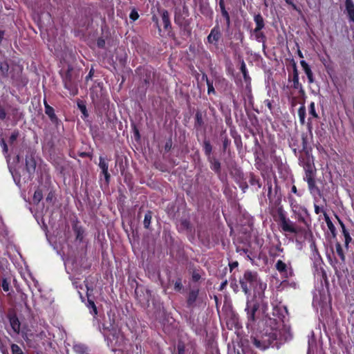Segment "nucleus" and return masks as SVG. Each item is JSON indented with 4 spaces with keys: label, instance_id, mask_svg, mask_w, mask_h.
I'll list each match as a JSON object with an SVG mask.
<instances>
[{
    "label": "nucleus",
    "instance_id": "e2e57ef3",
    "mask_svg": "<svg viewBox=\"0 0 354 354\" xmlns=\"http://www.w3.org/2000/svg\"><path fill=\"white\" fill-rule=\"evenodd\" d=\"M1 145L3 146V151L7 152L8 151V146L3 139L1 140Z\"/></svg>",
    "mask_w": 354,
    "mask_h": 354
},
{
    "label": "nucleus",
    "instance_id": "3c124183",
    "mask_svg": "<svg viewBox=\"0 0 354 354\" xmlns=\"http://www.w3.org/2000/svg\"><path fill=\"white\" fill-rule=\"evenodd\" d=\"M264 104L268 108V109L272 111V109H273V106H272V102L270 100H264Z\"/></svg>",
    "mask_w": 354,
    "mask_h": 354
},
{
    "label": "nucleus",
    "instance_id": "4c0bfd02",
    "mask_svg": "<svg viewBox=\"0 0 354 354\" xmlns=\"http://www.w3.org/2000/svg\"><path fill=\"white\" fill-rule=\"evenodd\" d=\"M266 185L268 187V198L271 201L272 200V180L270 178H268L266 180Z\"/></svg>",
    "mask_w": 354,
    "mask_h": 354
},
{
    "label": "nucleus",
    "instance_id": "e433bc0d",
    "mask_svg": "<svg viewBox=\"0 0 354 354\" xmlns=\"http://www.w3.org/2000/svg\"><path fill=\"white\" fill-rule=\"evenodd\" d=\"M43 194L41 190L37 189L35 192L34 196H33V203L35 204H38L42 199Z\"/></svg>",
    "mask_w": 354,
    "mask_h": 354
},
{
    "label": "nucleus",
    "instance_id": "5fc2aeb1",
    "mask_svg": "<svg viewBox=\"0 0 354 354\" xmlns=\"http://www.w3.org/2000/svg\"><path fill=\"white\" fill-rule=\"evenodd\" d=\"M314 208H315V212L316 214H319L321 212L324 213V212H325V210L323 208H321L317 204H314Z\"/></svg>",
    "mask_w": 354,
    "mask_h": 354
},
{
    "label": "nucleus",
    "instance_id": "69168bd1",
    "mask_svg": "<svg viewBox=\"0 0 354 354\" xmlns=\"http://www.w3.org/2000/svg\"><path fill=\"white\" fill-rule=\"evenodd\" d=\"M302 143H303V149H306V138H302Z\"/></svg>",
    "mask_w": 354,
    "mask_h": 354
},
{
    "label": "nucleus",
    "instance_id": "8fccbe9b",
    "mask_svg": "<svg viewBox=\"0 0 354 354\" xmlns=\"http://www.w3.org/2000/svg\"><path fill=\"white\" fill-rule=\"evenodd\" d=\"M171 147H172V142H171V140H169L166 142L165 145V151L166 152H168L171 150Z\"/></svg>",
    "mask_w": 354,
    "mask_h": 354
},
{
    "label": "nucleus",
    "instance_id": "79ce46f5",
    "mask_svg": "<svg viewBox=\"0 0 354 354\" xmlns=\"http://www.w3.org/2000/svg\"><path fill=\"white\" fill-rule=\"evenodd\" d=\"M77 106H78L79 109H80L81 112L82 113V114L85 117H87L88 115V114L86 106L82 102H78Z\"/></svg>",
    "mask_w": 354,
    "mask_h": 354
},
{
    "label": "nucleus",
    "instance_id": "cd10ccee",
    "mask_svg": "<svg viewBox=\"0 0 354 354\" xmlns=\"http://www.w3.org/2000/svg\"><path fill=\"white\" fill-rule=\"evenodd\" d=\"M324 216L328 230H330L333 236H335L336 235V228L334 224L333 223L329 216L327 214L326 212H324Z\"/></svg>",
    "mask_w": 354,
    "mask_h": 354
},
{
    "label": "nucleus",
    "instance_id": "9d476101",
    "mask_svg": "<svg viewBox=\"0 0 354 354\" xmlns=\"http://www.w3.org/2000/svg\"><path fill=\"white\" fill-rule=\"evenodd\" d=\"M288 81L292 82V84L290 86V88L298 90L299 93L301 95H305L304 87L301 83L299 82V72L297 70V64L294 61H292V79H290L289 77Z\"/></svg>",
    "mask_w": 354,
    "mask_h": 354
},
{
    "label": "nucleus",
    "instance_id": "ea45409f",
    "mask_svg": "<svg viewBox=\"0 0 354 354\" xmlns=\"http://www.w3.org/2000/svg\"><path fill=\"white\" fill-rule=\"evenodd\" d=\"M74 231L76 234V239L79 240L80 241H82L83 239V231L82 229L77 225L74 226Z\"/></svg>",
    "mask_w": 354,
    "mask_h": 354
},
{
    "label": "nucleus",
    "instance_id": "a211bd4d",
    "mask_svg": "<svg viewBox=\"0 0 354 354\" xmlns=\"http://www.w3.org/2000/svg\"><path fill=\"white\" fill-rule=\"evenodd\" d=\"M300 64H301L304 73H306V75L307 76L308 83L309 84L313 83L315 82V79H314L313 73L311 70L310 66L308 65V64L305 60H301Z\"/></svg>",
    "mask_w": 354,
    "mask_h": 354
},
{
    "label": "nucleus",
    "instance_id": "dca6fc26",
    "mask_svg": "<svg viewBox=\"0 0 354 354\" xmlns=\"http://www.w3.org/2000/svg\"><path fill=\"white\" fill-rule=\"evenodd\" d=\"M207 161L209 163L210 169L217 175H220L221 173V164L218 159L212 156L207 158Z\"/></svg>",
    "mask_w": 354,
    "mask_h": 354
},
{
    "label": "nucleus",
    "instance_id": "a18cd8bd",
    "mask_svg": "<svg viewBox=\"0 0 354 354\" xmlns=\"http://www.w3.org/2000/svg\"><path fill=\"white\" fill-rule=\"evenodd\" d=\"M18 136H19V131H13L12 135L10 136V137L9 138V142L10 144L13 143L17 140Z\"/></svg>",
    "mask_w": 354,
    "mask_h": 354
},
{
    "label": "nucleus",
    "instance_id": "f704fd0d",
    "mask_svg": "<svg viewBox=\"0 0 354 354\" xmlns=\"http://www.w3.org/2000/svg\"><path fill=\"white\" fill-rule=\"evenodd\" d=\"M74 351L78 354H87V348L81 344H75L73 346Z\"/></svg>",
    "mask_w": 354,
    "mask_h": 354
},
{
    "label": "nucleus",
    "instance_id": "864d4df0",
    "mask_svg": "<svg viewBox=\"0 0 354 354\" xmlns=\"http://www.w3.org/2000/svg\"><path fill=\"white\" fill-rule=\"evenodd\" d=\"M238 266H239V262L236 261L230 263L229 268H230V272H232L234 268H237Z\"/></svg>",
    "mask_w": 354,
    "mask_h": 354
},
{
    "label": "nucleus",
    "instance_id": "bf43d9fd",
    "mask_svg": "<svg viewBox=\"0 0 354 354\" xmlns=\"http://www.w3.org/2000/svg\"><path fill=\"white\" fill-rule=\"evenodd\" d=\"M240 187L243 191V192H245L246 189L248 188V185L246 182H245L240 185Z\"/></svg>",
    "mask_w": 354,
    "mask_h": 354
},
{
    "label": "nucleus",
    "instance_id": "a878e982",
    "mask_svg": "<svg viewBox=\"0 0 354 354\" xmlns=\"http://www.w3.org/2000/svg\"><path fill=\"white\" fill-rule=\"evenodd\" d=\"M99 166L102 171L103 174L104 175L105 179L106 182H109L110 178V175L108 173V165L105 162L104 159L102 157L100 158V163Z\"/></svg>",
    "mask_w": 354,
    "mask_h": 354
},
{
    "label": "nucleus",
    "instance_id": "58836bf2",
    "mask_svg": "<svg viewBox=\"0 0 354 354\" xmlns=\"http://www.w3.org/2000/svg\"><path fill=\"white\" fill-rule=\"evenodd\" d=\"M152 218V212L151 211H149L145 216V219H144V225L146 228H148L149 225H150V223H151V220Z\"/></svg>",
    "mask_w": 354,
    "mask_h": 354
},
{
    "label": "nucleus",
    "instance_id": "2eb2a0df",
    "mask_svg": "<svg viewBox=\"0 0 354 354\" xmlns=\"http://www.w3.org/2000/svg\"><path fill=\"white\" fill-rule=\"evenodd\" d=\"M198 288L192 289L189 291L186 300L187 308L192 309L196 306V301L198 297Z\"/></svg>",
    "mask_w": 354,
    "mask_h": 354
},
{
    "label": "nucleus",
    "instance_id": "c9c22d12",
    "mask_svg": "<svg viewBox=\"0 0 354 354\" xmlns=\"http://www.w3.org/2000/svg\"><path fill=\"white\" fill-rule=\"evenodd\" d=\"M185 344L183 341H178L176 345V353L175 354H185Z\"/></svg>",
    "mask_w": 354,
    "mask_h": 354
},
{
    "label": "nucleus",
    "instance_id": "338daca9",
    "mask_svg": "<svg viewBox=\"0 0 354 354\" xmlns=\"http://www.w3.org/2000/svg\"><path fill=\"white\" fill-rule=\"evenodd\" d=\"M297 54H298V56H299L300 58H304V55H303L302 52H301L300 50H298V51H297Z\"/></svg>",
    "mask_w": 354,
    "mask_h": 354
},
{
    "label": "nucleus",
    "instance_id": "680f3d73",
    "mask_svg": "<svg viewBox=\"0 0 354 354\" xmlns=\"http://www.w3.org/2000/svg\"><path fill=\"white\" fill-rule=\"evenodd\" d=\"M291 192H292V193H294V194H297V196H300L301 195V194L298 193V192H297V187H296V186H295V185H293V186L292 187V188H291Z\"/></svg>",
    "mask_w": 354,
    "mask_h": 354
},
{
    "label": "nucleus",
    "instance_id": "1a4fd4ad",
    "mask_svg": "<svg viewBox=\"0 0 354 354\" xmlns=\"http://www.w3.org/2000/svg\"><path fill=\"white\" fill-rule=\"evenodd\" d=\"M305 176L304 180L307 183L309 191L313 192H319V189L316 185L315 174L316 169L315 167L304 169Z\"/></svg>",
    "mask_w": 354,
    "mask_h": 354
},
{
    "label": "nucleus",
    "instance_id": "f257e3e1",
    "mask_svg": "<svg viewBox=\"0 0 354 354\" xmlns=\"http://www.w3.org/2000/svg\"><path fill=\"white\" fill-rule=\"evenodd\" d=\"M25 160L26 165L24 168L15 169L14 171L10 169L14 180L19 186L30 181L36 170L37 161L33 151H28Z\"/></svg>",
    "mask_w": 354,
    "mask_h": 354
},
{
    "label": "nucleus",
    "instance_id": "f8f14e48",
    "mask_svg": "<svg viewBox=\"0 0 354 354\" xmlns=\"http://www.w3.org/2000/svg\"><path fill=\"white\" fill-rule=\"evenodd\" d=\"M158 12L161 14V22L163 26V31L167 35H170L171 32V24L169 18V12L167 10H159ZM159 32H161L162 29L158 28Z\"/></svg>",
    "mask_w": 354,
    "mask_h": 354
},
{
    "label": "nucleus",
    "instance_id": "f03ea898",
    "mask_svg": "<svg viewBox=\"0 0 354 354\" xmlns=\"http://www.w3.org/2000/svg\"><path fill=\"white\" fill-rule=\"evenodd\" d=\"M239 283L242 291L246 295L251 294L252 290H255L258 286L261 288V281L257 272L247 270L242 277L239 278Z\"/></svg>",
    "mask_w": 354,
    "mask_h": 354
},
{
    "label": "nucleus",
    "instance_id": "9b49d317",
    "mask_svg": "<svg viewBox=\"0 0 354 354\" xmlns=\"http://www.w3.org/2000/svg\"><path fill=\"white\" fill-rule=\"evenodd\" d=\"M222 38V32L219 24L217 23L210 30L209 34L207 37V43L212 44L214 47L218 48V42Z\"/></svg>",
    "mask_w": 354,
    "mask_h": 354
},
{
    "label": "nucleus",
    "instance_id": "7ed1b4c3",
    "mask_svg": "<svg viewBox=\"0 0 354 354\" xmlns=\"http://www.w3.org/2000/svg\"><path fill=\"white\" fill-rule=\"evenodd\" d=\"M274 220L278 223L281 231L297 234L302 232V228L297 227L293 221L287 217L286 212L282 206L277 209V216H274Z\"/></svg>",
    "mask_w": 354,
    "mask_h": 354
},
{
    "label": "nucleus",
    "instance_id": "423d86ee",
    "mask_svg": "<svg viewBox=\"0 0 354 354\" xmlns=\"http://www.w3.org/2000/svg\"><path fill=\"white\" fill-rule=\"evenodd\" d=\"M259 308V304L256 299H252L251 300H248L245 309L248 319L246 323L247 328H249L250 326L252 327L254 325L257 321L256 313Z\"/></svg>",
    "mask_w": 354,
    "mask_h": 354
},
{
    "label": "nucleus",
    "instance_id": "412c9836",
    "mask_svg": "<svg viewBox=\"0 0 354 354\" xmlns=\"http://www.w3.org/2000/svg\"><path fill=\"white\" fill-rule=\"evenodd\" d=\"M221 138L223 143V151L226 152L227 151L230 153V146L231 145V140L228 138L227 135L226 134V131L224 130L221 133Z\"/></svg>",
    "mask_w": 354,
    "mask_h": 354
},
{
    "label": "nucleus",
    "instance_id": "4be33fe9",
    "mask_svg": "<svg viewBox=\"0 0 354 354\" xmlns=\"http://www.w3.org/2000/svg\"><path fill=\"white\" fill-rule=\"evenodd\" d=\"M219 7L221 9V15L225 20L227 27L230 26V16L227 10L225 9L224 0H219Z\"/></svg>",
    "mask_w": 354,
    "mask_h": 354
},
{
    "label": "nucleus",
    "instance_id": "aec40b11",
    "mask_svg": "<svg viewBox=\"0 0 354 354\" xmlns=\"http://www.w3.org/2000/svg\"><path fill=\"white\" fill-rule=\"evenodd\" d=\"M283 248L281 247V242H279L277 245H271L268 249V254L271 258H276L279 254V252H283Z\"/></svg>",
    "mask_w": 354,
    "mask_h": 354
},
{
    "label": "nucleus",
    "instance_id": "4468645a",
    "mask_svg": "<svg viewBox=\"0 0 354 354\" xmlns=\"http://www.w3.org/2000/svg\"><path fill=\"white\" fill-rule=\"evenodd\" d=\"M308 113H309L310 116L308 118V121L306 122V126H307V129H308V131H309V133H312V131H313L312 119L313 118H316V119L319 118V117L316 111L315 104L314 102H311L310 103L309 106H308Z\"/></svg>",
    "mask_w": 354,
    "mask_h": 354
},
{
    "label": "nucleus",
    "instance_id": "20e7f679",
    "mask_svg": "<svg viewBox=\"0 0 354 354\" xmlns=\"http://www.w3.org/2000/svg\"><path fill=\"white\" fill-rule=\"evenodd\" d=\"M253 19L255 23V28L250 30V38L257 42L262 43L263 47L264 48L267 40L266 35L263 31V29L266 27L265 19L259 12L254 14Z\"/></svg>",
    "mask_w": 354,
    "mask_h": 354
},
{
    "label": "nucleus",
    "instance_id": "c85d7f7f",
    "mask_svg": "<svg viewBox=\"0 0 354 354\" xmlns=\"http://www.w3.org/2000/svg\"><path fill=\"white\" fill-rule=\"evenodd\" d=\"M180 230L191 232L192 230V225L189 221L187 218H183L180 221Z\"/></svg>",
    "mask_w": 354,
    "mask_h": 354
},
{
    "label": "nucleus",
    "instance_id": "09e8293b",
    "mask_svg": "<svg viewBox=\"0 0 354 354\" xmlns=\"http://www.w3.org/2000/svg\"><path fill=\"white\" fill-rule=\"evenodd\" d=\"M97 46L99 48H104L105 47V40L103 38H98L97 41Z\"/></svg>",
    "mask_w": 354,
    "mask_h": 354
},
{
    "label": "nucleus",
    "instance_id": "b1692460",
    "mask_svg": "<svg viewBox=\"0 0 354 354\" xmlns=\"http://www.w3.org/2000/svg\"><path fill=\"white\" fill-rule=\"evenodd\" d=\"M212 145H211L210 141L207 139H205L203 142V150L207 157V159L212 157Z\"/></svg>",
    "mask_w": 354,
    "mask_h": 354
},
{
    "label": "nucleus",
    "instance_id": "393cba45",
    "mask_svg": "<svg viewBox=\"0 0 354 354\" xmlns=\"http://www.w3.org/2000/svg\"><path fill=\"white\" fill-rule=\"evenodd\" d=\"M249 183L251 186H256L257 190L260 189L262 186L259 177L252 172H250L249 174Z\"/></svg>",
    "mask_w": 354,
    "mask_h": 354
},
{
    "label": "nucleus",
    "instance_id": "0e129e2a",
    "mask_svg": "<svg viewBox=\"0 0 354 354\" xmlns=\"http://www.w3.org/2000/svg\"><path fill=\"white\" fill-rule=\"evenodd\" d=\"M202 80H205L206 83L207 82V81H210V80H209L207 75L205 73H203L202 74Z\"/></svg>",
    "mask_w": 354,
    "mask_h": 354
},
{
    "label": "nucleus",
    "instance_id": "6e6d98bb",
    "mask_svg": "<svg viewBox=\"0 0 354 354\" xmlns=\"http://www.w3.org/2000/svg\"><path fill=\"white\" fill-rule=\"evenodd\" d=\"M6 111L4 110V109H3L2 107L0 106V119L4 120L6 118Z\"/></svg>",
    "mask_w": 354,
    "mask_h": 354
},
{
    "label": "nucleus",
    "instance_id": "0eeeda50",
    "mask_svg": "<svg viewBox=\"0 0 354 354\" xmlns=\"http://www.w3.org/2000/svg\"><path fill=\"white\" fill-rule=\"evenodd\" d=\"M292 208V211L296 215L297 220L299 223H303L306 227L309 228L311 226V217L306 207L304 206H297Z\"/></svg>",
    "mask_w": 354,
    "mask_h": 354
},
{
    "label": "nucleus",
    "instance_id": "de8ad7c7",
    "mask_svg": "<svg viewBox=\"0 0 354 354\" xmlns=\"http://www.w3.org/2000/svg\"><path fill=\"white\" fill-rule=\"evenodd\" d=\"M139 15L138 12L136 10H133L130 14V19L133 21H136L138 19Z\"/></svg>",
    "mask_w": 354,
    "mask_h": 354
},
{
    "label": "nucleus",
    "instance_id": "13d9d810",
    "mask_svg": "<svg viewBox=\"0 0 354 354\" xmlns=\"http://www.w3.org/2000/svg\"><path fill=\"white\" fill-rule=\"evenodd\" d=\"M286 3L292 6L294 10H297V6L294 3L292 0H285Z\"/></svg>",
    "mask_w": 354,
    "mask_h": 354
},
{
    "label": "nucleus",
    "instance_id": "39448f33",
    "mask_svg": "<svg viewBox=\"0 0 354 354\" xmlns=\"http://www.w3.org/2000/svg\"><path fill=\"white\" fill-rule=\"evenodd\" d=\"M277 334L276 332H271L261 335V337H251V342L258 349L265 351L270 346L277 344Z\"/></svg>",
    "mask_w": 354,
    "mask_h": 354
},
{
    "label": "nucleus",
    "instance_id": "49530a36",
    "mask_svg": "<svg viewBox=\"0 0 354 354\" xmlns=\"http://www.w3.org/2000/svg\"><path fill=\"white\" fill-rule=\"evenodd\" d=\"M201 276L198 272H195V271L193 272L192 275V279L193 281L197 282L201 279Z\"/></svg>",
    "mask_w": 354,
    "mask_h": 354
},
{
    "label": "nucleus",
    "instance_id": "c756f323",
    "mask_svg": "<svg viewBox=\"0 0 354 354\" xmlns=\"http://www.w3.org/2000/svg\"><path fill=\"white\" fill-rule=\"evenodd\" d=\"M306 107L302 104L298 109V116L299 118V122L301 125L306 124Z\"/></svg>",
    "mask_w": 354,
    "mask_h": 354
},
{
    "label": "nucleus",
    "instance_id": "603ef678",
    "mask_svg": "<svg viewBox=\"0 0 354 354\" xmlns=\"http://www.w3.org/2000/svg\"><path fill=\"white\" fill-rule=\"evenodd\" d=\"M55 198V194L53 192H50L46 198V202L52 203Z\"/></svg>",
    "mask_w": 354,
    "mask_h": 354
},
{
    "label": "nucleus",
    "instance_id": "6e6552de",
    "mask_svg": "<svg viewBox=\"0 0 354 354\" xmlns=\"http://www.w3.org/2000/svg\"><path fill=\"white\" fill-rule=\"evenodd\" d=\"M275 268L279 272L281 278L285 280L294 275L293 268L290 261L286 263L282 260H278L275 263Z\"/></svg>",
    "mask_w": 354,
    "mask_h": 354
},
{
    "label": "nucleus",
    "instance_id": "ddd939ff",
    "mask_svg": "<svg viewBox=\"0 0 354 354\" xmlns=\"http://www.w3.org/2000/svg\"><path fill=\"white\" fill-rule=\"evenodd\" d=\"M299 165L301 166L304 169L315 167L313 158L310 156L308 151H305L304 155H301L299 157Z\"/></svg>",
    "mask_w": 354,
    "mask_h": 354
},
{
    "label": "nucleus",
    "instance_id": "052dcab7",
    "mask_svg": "<svg viewBox=\"0 0 354 354\" xmlns=\"http://www.w3.org/2000/svg\"><path fill=\"white\" fill-rule=\"evenodd\" d=\"M227 284V280H225L224 281H223L220 285L219 290H223L226 287Z\"/></svg>",
    "mask_w": 354,
    "mask_h": 354
},
{
    "label": "nucleus",
    "instance_id": "5701e85b",
    "mask_svg": "<svg viewBox=\"0 0 354 354\" xmlns=\"http://www.w3.org/2000/svg\"><path fill=\"white\" fill-rule=\"evenodd\" d=\"M204 125V121L203 118V114L200 111H197L195 117H194V129L196 130H199L201 128H202Z\"/></svg>",
    "mask_w": 354,
    "mask_h": 354
},
{
    "label": "nucleus",
    "instance_id": "774afa93",
    "mask_svg": "<svg viewBox=\"0 0 354 354\" xmlns=\"http://www.w3.org/2000/svg\"><path fill=\"white\" fill-rule=\"evenodd\" d=\"M189 354H199V353L196 349H193Z\"/></svg>",
    "mask_w": 354,
    "mask_h": 354
},
{
    "label": "nucleus",
    "instance_id": "2f4dec72",
    "mask_svg": "<svg viewBox=\"0 0 354 354\" xmlns=\"http://www.w3.org/2000/svg\"><path fill=\"white\" fill-rule=\"evenodd\" d=\"M9 71V65L6 62H3L0 63V74L4 77H8Z\"/></svg>",
    "mask_w": 354,
    "mask_h": 354
},
{
    "label": "nucleus",
    "instance_id": "4d7b16f0",
    "mask_svg": "<svg viewBox=\"0 0 354 354\" xmlns=\"http://www.w3.org/2000/svg\"><path fill=\"white\" fill-rule=\"evenodd\" d=\"M2 288H3L4 291H8L9 290V284H8V283L6 280L3 281Z\"/></svg>",
    "mask_w": 354,
    "mask_h": 354
},
{
    "label": "nucleus",
    "instance_id": "473e14b6",
    "mask_svg": "<svg viewBox=\"0 0 354 354\" xmlns=\"http://www.w3.org/2000/svg\"><path fill=\"white\" fill-rule=\"evenodd\" d=\"M45 104V113L46 115L49 116L51 120H54L56 119V116L54 113V109L49 106L46 101H44Z\"/></svg>",
    "mask_w": 354,
    "mask_h": 354
},
{
    "label": "nucleus",
    "instance_id": "6ab92c4d",
    "mask_svg": "<svg viewBox=\"0 0 354 354\" xmlns=\"http://www.w3.org/2000/svg\"><path fill=\"white\" fill-rule=\"evenodd\" d=\"M345 11L348 20L354 22V3L353 0H345Z\"/></svg>",
    "mask_w": 354,
    "mask_h": 354
},
{
    "label": "nucleus",
    "instance_id": "a19ab883",
    "mask_svg": "<svg viewBox=\"0 0 354 354\" xmlns=\"http://www.w3.org/2000/svg\"><path fill=\"white\" fill-rule=\"evenodd\" d=\"M206 84L207 86V94L208 95H210V94L216 95V91L213 86V81H212V80L207 81V82Z\"/></svg>",
    "mask_w": 354,
    "mask_h": 354
},
{
    "label": "nucleus",
    "instance_id": "7c9ffc66",
    "mask_svg": "<svg viewBox=\"0 0 354 354\" xmlns=\"http://www.w3.org/2000/svg\"><path fill=\"white\" fill-rule=\"evenodd\" d=\"M240 71H241V72L243 74V77L244 81L245 82H249L251 79H250V77L249 76L248 71V69L246 68V64H245L244 60H242L241 62Z\"/></svg>",
    "mask_w": 354,
    "mask_h": 354
},
{
    "label": "nucleus",
    "instance_id": "f3484780",
    "mask_svg": "<svg viewBox=\"0 0 354 354\" xmlns=\"http://www.w3.org/2000/svg\"><path fill=\"white\" fill-rule=\"evenodd\" d=\"M8 318L9 319L10 324L12 330L16 333H19L20 331L21 324L17 315L15 313H10L8 315Z\"/></svg>",
    "mask_w": 354,
    "mask_h": 354
},
{
    "label": "nucleus",
    "instance_id": "37998d69",
    "mask_svg": "<svg viewBox=\"0 0 354 354\" xmlns=\"http://www.w3.org/2000/svg\"><path fill=\"white\" fill-rule=\"evenodd\" d=\"M11 348L12 354H23L21 349L17 344H12Z\"/></svg>",
    "mask_w": 354,
    "mask_h": 354
},
{
    "label": "nucleus",
    "instance_id": "bb28decb",
    "mask_svg": "<svg viewBox=\"0 0 354 354\" xmlns=\"http://www.w3.org/2000/svg\"><path fill=\"white\" fill-rule=\"evenodd\" d=\"M339 223L341 225V227H342V234L344 236V243H345V245L346 247H348L349 243L351 241L352 239L350 236V234L348 232V231L346 230V227H345V225L344 224V223L339 220Z\"/></svg>",
    "mask_w": 354,
    "mask_h": 354
},
{
    "label": "nucleus",
    "instance_id": "c03bdc74",
    "mask_svg": "<svg viewBox=\"0 0 354 354\" xmlns=\"http://www.w3.org/2000/svg\"><path fill=\"white\" fill-rule=\"evenodd\" d=\"M183 288V284L180 279H178L174 283V289L176 291H180Z\"/></svg>",
    "mask_w": 354,
    "mask_h": 354
},
{
    "label": "nucleus",
    "instance_id": "72a5a7b5",
    "mask_svg": "<svg viewBox=\"0 0 354 354\" xmlns=\"http://www.w3.org/2000/svg\"><path fill=\"white\" fill-rule=\"evenodd\" d=\"M336 253L338 257L340 258L342 262L345 261V255L343 251L342 247L339 243H336L335 244Z\"/></svg>",
    "mask_w": 354,
    "mask_h": 354
}]
</instances>
